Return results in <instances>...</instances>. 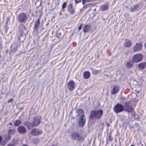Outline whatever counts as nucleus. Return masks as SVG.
Listing matches in <instances>:
<instances>
[{"mask_svg": "<svg viewBox=\"0 0 146 146\" xmlns=\"http://www.w3.org/2000/svg\"><path fill=\"white\" fill-rule=\"evenodd\" d=\"M76 117H78V123L80 127H82L85 124L86 119L84 115V112L82 109H76Z\"/></svg>", "mask_w": 146, "mask_h": 146, "instance_id": "f257e3e1", "label": "nucleus"}, {"mask_svg": "<svg viewBox=\"0 0 146 146\" xmlns=\"http://www.w3.org/2000/svg\"><path fill=\"white\" fill-rule=\"evenodd\" d=\"M74 81L71 80L69 81L68 83L67 87L69 91H71L74 89Z\"/></svg>", "mask_w": 146, "mask_h": 146, "instance_id": "9b49d317", "label": "nucleus"}, {"mask_svg": "<svg viewBox=\"0 0 146 146\" xmlns=\"http://www.w3.org/2000/svg\"><path fill=\"white\" fill-rule=\"evenodd\" d=\"M103 114V111L101 110H99L97 111L92 110L91 111L90 119H92L96 117L97 119H99L101 117Z\"/></svg>", "mask_w": 146, "mask_h": 146, "instance_id": "f03ea898", "label": "nucleus"}, {"mask_svg": "<svg viewBox=\"0 0 146 146\" xmlns=\"http://www.w3.org/2000/svg\"><path fill=\"white\" fill-rule=\"evenodd\" d=\"M68 11L71 14H73L75 12L74 9L73 8L72 4H70L68 6Z\"/></svg>", "mask_w": 146, "mask_h": 146, "instance_id": "dca6fc26", "label": "nucleus"}, {"mask_svg": "<svg viewBox=\"0 0 146 146\" xmlns=\"http://www.w3.org/2000/svg\"><path fill=\"white\" fill-rule=\"evenodd\" d=\"M138 8V6L135 5L131 7L130 8V11L131 12H134L137 10Z\"/></svg>", "mask_w": 146, "mask_h": 146, "instance_id": "4be33fe9", "label": "nucleus"}, {"mask_svg": "<svg viewBox=\"0 0 146 146\" xmlns=\"http://www.w3.org/2000/svg\"><path fill=\"white\" fill-rule=\"evenodd\" d=\"M66 2H64L62 4V9L63 10L64 9V8L66 7Z\"/></svg>", "mask_w": 146, "mask_h": 146, "instance_id": "a878e982", "label": "nucleus"}, {"mask_svg": "<svg viewBox=\"0 0 146 146\" xmlns=\"http://www.w3.org/2000/svg\"><path fill=\"white\" fill-rule=\"evenodd\" d=\"M17 19L19 23H25L27 20V15L24 13H21L17 15Z\"/></svg>", "mask_w": 146, "mask_h": 146, "instance_id": "20e7f679", "label": "nucleus"}, {"mask_svg": "<svg viewBox=\"0 0 146 146\" xmlns=\"http://www.w3.org/2000/svg\"><path fill=\"white\" fill-rule=\"evenodd\" d=\"M125 110L128 112H131L132 111L133 109L132 107L129 105L128 102H126L124 103Z\"/></svg>", "mask_w": 146, "mask_h": 146, "instance_id": "1a4fd4ad", "label": "nucleus"}, {"mask_svg": "<svg viewBox=\"0 0 146 146\" xmlns=\"http://www.w3.org/2000/svg\"><path fill=\"white\" fill-rule=\"evenodd\" d=\"M31 133L32 135L35 136L42 134V131L38 129H34L31 130Z\"/></svg>", "mask_w": 146, "mask_h": 146, "instance_id": "0eeeda50", "label": "nucleus"}, {"mask_svg": "<svg viewBox=\"0 0 146 146\" xmlns=\"http://www.w3.org/2000/svg\"><path fill=\"white\" fill-rule=\"evenodd\" d=\"M109 140L110 141H111L113 140V138L111 137L110 135H109Z\"/></svg>", "mask_w": 146, "mask_h": 146, "instance_id": "7c9ffc66", "label": "nucleus"}, {"mask_svg": "<svg viewBox=\"0 0 146 146\" xmlns=\"http://www.w3.org/2000/svg\"><path fill=\"white\" fill-rule=\"evenodd\" d=\"M108 6L107 5H106L104 6V8L105 9H106L108 8Z\"/></svg>", "mask_w": 146, "mask_h": 146, "instance_id": "473e14b6", "label": "nucleus"}, {"mask_svg": "<svg viewBox=\"0 0 146 146\" xmlns=\"http://www.w3.org/2000/svg\"><path fill=\"white\" fill-rule=\"evenodd\" d=\"M7 146H15L13 144H8Z\"/></svg>", "mask_w": 146, "mask_h": 146, "instance_id": "2f4dec72", "label": "nucleus"}, {"mask_svg": "<svg viewBox=\"0 0 146 146\" xmlns=\"http://www.w3.org/2000/svg\"><path fill=\"white\" fill-rule=\"evenodd\" d=\"M83 25V24L82 23L79 27L78 28V30H80L82 28V26Z\"/></svg>", "mask_w": 146, "mask_h": 146, "instance_id": "bb28decb", "label": "nucleus"}, {"mask_svg": "<svg viewBox=\"0 0 146 146\" xmlns=\"http://www.w3.org/2000/svg\"><path fill=\"white\" fill-rule=\"evenodd\" d=\"M9 125H12V123H9Z\"/></svg>", "mask_w": 146, "mask_h": 146, "instance_id": "e433bc0d", "label": "nucleus"}, {"mask_svg": "<svg viewBox=\"0 0 146 146\" xmlns=\"http://www.w3.org/2000/svg\"><path fill=\"white\" fill-rule=\"evenodd\" d=\"M138 146H143V145L141 143H139L138 144Z\"/></svg>", "mask_w": 146, "mask_h": 146, "instance_id": "f704fd0d", "label": "nucleus"}, {"mask_svg": "<svg viewBox=\"0 0 146 146\" xmlns=\"http://www.w3.org/2000/svg\"><path fill=\"white\" fill-rule=\"evenodd\" d=\"M143 55L141 54H138L134 55L132 58L133 61L137 63L141 61L143 58Z\"/></svg>", "mask_w": 146, "mask_h": 146, "instance_id": "423d86ee", "label": "nucleus"}, {"mask_svg": "<svg viewBox=\"0 0 146 146\" xmlns=\"http://www.w3.org/2000/svg\"><path fill=\"white\" fill-rule=\"evenodd\" d=\"M144 46L145 48H146V42L145 43Z\"/></svg>", "mask_w": 146, "mask_h": 146, "instance_id": "c9c22d12", "label": "nucleus"}, {"mask_svg": "<svg viewBox=\"0 0 146 146\" xmlns=\"http://www.w3.org/2000/svg\"><path fill=\"white\" fill-rule=\"evenodd\" d=\"M123 45L124 46L127 48L131 46L132 43L130 41L128 40H125Z\"/></svg>", "mask_w": 146, "mask_h": 146, "instance_id": "2eb2a0df", "label": "nucleus"}, {"mask_svg": "<svg viewBox=\"0 0 146 146\" xmlns=\"http://www.w3.org/2000/svg\"><path fill=\"white\" fill-rule=\"evenodd\" d=\"M40 117L39 116L35 117L33 119V125L35 126H38L40 123Z\"/></svg>", "mask_w": 146, "mask_h": 146, "instance_id": "f8f14e48", "label": "nucleus"}, {"mask_svg": "<svg viewBox=\"0 0 146 146\" xmlns=\"http://www.w3.org/2000/svg\"><path fill=\"white\" fill-rule=\"evenodd\" d=\"M23 146H28L26 145H23Z\"/></svg>", "mask_w": 146, "mask_h": 146, "instance_id": "58836bf2", "label": "nucleus"}, {"mask_svg": "<svg viewBox=\"0 0 146 146\" xmlns=\"http://www.w3.org/2000/svg\"><path fill=\"white\" fill-rule=\"evenodd\" d=\"M87 0H82V3L83 5H84L87 2Z\"/></svg>", "mask_w": 146, "mask_h": 146, "instance_id": "c85d7f7f", "label": "nucleus"}, {"mask_svg": "<svg viewBox=\"0 0 146 146\" xmlns=\"http://www.w3.org/2000/svg\"><path fill=\"white\" fill-rule=\"evenodd\" d=\"M138 67L140 70H142L146 67V62H142L138 65Z\"/></svg>", "mask_w": 146, "mask_h": 146, "instance_id": "f3484780", "label": "nucleus"}, {"mask_svg": "<svg viewBox=\"0 0 146 146\" xmlns=\"http://www.w3.org/2000/svg\"><path fill=\"white\" fill-rule=\"evenodd\" d=\"M1 44L0 43V48L1 47Z\"/></svg>", "mask_w": 146, "mask_h": 146, "instance_id": "ea45409f", "label": "nucleus"}, {"mask_svg": "<svg viewBox=\"0 0 146 146\" xmlns=\"http://www.w3.org/2000/svg\"><path fill=\"white\" fill-rule=\"evenodd\" d=\"M21 123V121L19 120H16L15 121L14 125L15 126H17Z\"/></svg>", "mask_w": 146, "mask_h": 146, "instance_id": "393cba45", "label": "nucleus"}, {"mask_svg": "<svg viewBox=\"0 0 146 146\" xmlns=\"http://www.w3.org/2000/svg\"><path fill=\"white\" fill-rule=\"evenodd\" d=\"M119 87L118 86H114L111 91L112 95H115L116 94L119 90Z\"/></svg>", "mask_w": 146, "mask_h": 146, "instance_id": "ddd939ff", "label": "nucleus"}, {"mask_svg": "<svg viewBox=\"0 0 146 146\" xmlns=\"http://www.w3.org/2000/svg\"><path fill=\"white\" fill-rule=\"evenodd\" d=\"M16 130L15 129H12L8 130V133L9 135H13L15 133Z\"/></svg>", "mask_w": 146, "mask_h": 146, "instance_id": "5701e85b", "label": "nucleus"}, {"mask_svg": "<svg viewBox=\"0 0 146 146\" xmlns=\"http://www.w3.org/2000/svg\"><path fill=\"white\" fill-rule=\"evenodd\" d=\"M20 30L24 33H27V28L23 25H20L19 26Z\"/></svg>", "mask_w": 146, "mask_h": 146, "instance_id": "6ab92c4d", "label": "nucleus"}, {"mask_svg": "<svg viewBox=\"0 0 146 146\" xmlns=\"http://www.w3.org/2000/svg\"><path fill=\"white\" fill-rule=\"evenodd\" d=\"M6 143V142L5 141H3L1 143V144L2 145H5Z\"/></svg>", "mask_w": 146, "mask_h": 146, "instance_id": "c756f323", "label": "nucleus"}, {"mask_svg": "<svg viewBox=\"0 0 146 146\" xmlns=\"http://www.w3.org/2000/svg\"><path fill=\"white\" fill-rule=\"evenodd\" d=\"M40 18H39L37 19L36 21L35 22L34 26L35 29H37L39 26L40 24Z\"/></svg>", "mask_w": 146, "mask_h": 146, "instance_id": "aec40b11", "label": "nucleus"}, {"mask_svg": "<svg viewBox=\"0 0 146 146\" xmlns=\"http://www.w3.org/2000/svg\"><path fill=\"white\" fill-rule=\"evenodd\" d=\"M70 138L72 140H76L77 141H83L84 139L83 136L80 135L79 133L76 132H74L71 133Z\"/></svg>", "mask_w": 146, "mask_h": 146, "instance_id": "7ed1b4c3", "label": "nucleus"}, {"mask_svg": "<svg viewBox=\"0 0 146 146\" xmlns=\"http://www.w3.org/2000/svg\"><path fill=\"white\" fill-rule=\"evenodd\" d=\"M142 48V44L140 43H136L133 48V51L135 52L140 50Z\"/></svg>", "mask_w": 146, "mask_h": 146, "instance_id": "6e6552de", "label": "nucleus"}, {"mask_svg": "<svg viewBox=\"0 0 146 146\" xmlns=\"http://www.w3.org/2000/svg\"><path fill=\"white\" fill-rule=\"evenodd\" d=\"M124 106L120 104H116L113 108L114 111L116 113L121 112L124 110Z\"/></svg>", "mask_w": 146, "mask_h": 146, "instance_id": "39448f33", "label": "nucleus"}, {"mask_svg": "<svg viewBox=\"0 0 146 146\" xmlns=\"http://www.w3.org/2000/svg\"><path fill=\"white\" fill-rule=\"evenodd\" d=\"M25 125L27 127L28 129H30L32 128L34 126L33 124H32L31 123L28 122L26 123L25 124Z\"/></svg>", "mask_w": 146, "mask_h": 146, "instance_id": "412c9836", "label": "nucleus"}, {"mask_svg": "<svg viewBox=\"0 0 146 146\" xmlns=\"http://www.w3.org/2000/svg\"><path fill=\"white\" fill-rule=\"evenodd\" d=\"M76 4L79 2H80L81 0H74Z\"/></svg>", "mask_w": 146, "mask_h": 146, "instance_id": "cd10ccee", "label": "nucleus"}, {"mask_svg": "<svg viewBox=\"0 0 146 146\" xmlns=\"http://www.w3.org/2000/svg\"><path fill=\"white\" fill-rule=\"evenodd\" d=\"M13 101L12 99H10L8 100V103H9L10 102H11Z\"/></svg>", "mask_w": 146, "mask_h": 146, "instance_id": "72a5a7b5", "label": "nucleus"}, {"mask_svg": "<svg viewBox=\"0 0 146 146\" xmlns=\"http://www.w3.org/2000/svg\"><path fill=\"white\" fill-rule=\"evenodd\" d=\"M130 146H134L133 145H131Z\"/></svg>", "mask_w": 146, "mask_h": 146, "instance_id": "a19ab883", "label": "nucleus"}, {"mask_svg": "<svg viewBox=\"0 0 146 146\" xmlns=\"http://www.w3.org/2000/svg\"><path fill=\"white\" fill-rule=\"evenodd\" d=\"M17 130L20 134H25L26 133L27 130L25 127L23 125H20L18 127Z\"/></svg>", "mask_w": 146, "mask_h": 146, "instance_id": "9d476101", "label": "nucleus"}, {"mask_svg": "<svg viewBox=\"0 0 146 146\" xmlns=\"http://www.w3.org/2000/svg\"><path fill=\"white\" fill-rule=\"evenodd\" d=\"M83 76L84 79H87L90 77V73L88 71L84 72L83 73Z\"/></svg>", "mask_w": 146, "mask_h": 146, "instance_id": "a211bd4d", "label": "nucleus"}, {"mask_svg": "<svg viewBox=\"0 0 146 146\" xmlns=\"http://www.w3.org/2000/svg\"><path fill=\"white\" fill-rule=\"evenodd\" d=\"M91 28V25L87 24L85 25L83 28V31L84 33L88 32L90 29Z\"/></svg>", "mask_w": 146, "mask_h": 146, "instance_id": "4468645a", "label": "nucleus"}, {"mask_svg": "<svg viewBox=\"0 0 146 146\" xmlns=\"http://www.w3.org/2000/svg\"><path fill=\"white\" fill-rule=\"evenodd\" d=\"M9 139H10L11 138V137H10V136H9Z\"/></svg>", "mask_w": 146, "mask_h": 146, "instance_id": "4c0bfd02", "label": "nucleus"}, {"mask_svg": "<svg viewBox=\"0 0 146 146\" xmlns=\"http://www.w3.org/2000/svg\"><path fill=\"white\" fill-rule=\"evenodd\" d=\"M133 65V63L131 61L128 62L126 64V66L128 68L131 67Z\"/></svg>", "mask_w": 146, "mask_h": 146, "instance_id": "b1692460", "label": "nucleus"}]
</instances>
